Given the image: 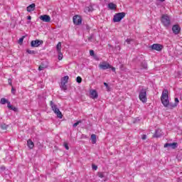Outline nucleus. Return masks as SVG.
<instances>
[{
  "instance_id": "0eeeda50",
  "label": "nucleus",
  "mask_w": 182,
  "mask_h": 182,
  "mask_svg": "<svg viewBox=\"0 0 182 182\" xmlns=\"http://www.w3.org/2000/svg\"><path fill=\"white\" fill-rule=\"evenodd\" d=\"M42 43H43V41L35 40V41H32L31 42V46L32 48H38V47L41 46V45H42Z\"/></svg>"
},
{
  "instance_id": "37998d69",
  "label": "nucleus",
  "mask_w": 182,
  "mask_h": 182,
  "mask_svg": "<svg viewBox=\"0 0 182 182\" xmlns=\"http://www.w3.org/2000/svg\"><path fill=\"white\" fill-rule=\"evenodd\" d=\"M27 19H28V21H31V20L32 19V17H31V16H28L27 17Z\"/></svg>"
},
{
  "instance_id": "49530a36",
  "label": "nucleus",
  "mask_w": 182,
  "mask_h": 182,
  "mask_svg": "<svg viewBox=\"0 0 182 182\" xmlns=\"http://www.w3.org/2000/svg\"><path fill=\"white\" fill-rule=\"evenodd\" d=\"M116 48H117V49H119V50H120V46H117L116 47Z\"/></svg>"
},
{
  "instance_id": "ddd939ff",
  "label": "nucleus",
  "mask_w": 182,
  "mask_h": 182,
  "mask_svg": "<svg viewBox=\"0 0 182 182\" xmlns=\"http://www.w3.org/2000/svg\"><path fill=\"white\" fill-rule=\"evenodd\" d=\"M90 96L92 99H97L99 95H97V92L95 90L90 91Z\"/></svg>"
},
{
  "instance_id": "c03bdc74",
  "label": "nucleus",
  "mask_w": 182,
  "mask_h": 182,
  "mask_svg": "<svg viewBox=\"0 0 182 182\" xmlns=\"http://www.w3.org/2000/svg\"><path fill=\"white\" fill-rule=\"evenodd\" d=\"M112 68V70L113 71V72H116V68H114V67H111Z\"/></svg>"
},
{
  "instance_id": "39448f33",
  "label": "nucleus",
  "mask_w": 182,
  "mask_h": 182,
  "mask_svg": "<svg viewBox=\"0 0 182 182\" xmlns=\"http://www.w3.org/2000/svg\"><path fill=\"white\" fill-rule=\"evenodd\" d=\"M124 16H126V13H117L114 16L113 21L114 22H120V21H122Z\"/></svg>"
},
{
  "instance_id": "58836bf2",
  "label": "nucleus",
  "mask_w": 182,
  "mask_h": 182,
  "mask_svg": "<svg viewBox=\"0 0 182 182\" xmlns=\"http://www.w3.org/2000/svg\"><path fill=\"white\" fill-rule=\"evenodd\" d=\"M46 67H44L43 65H40L38 68V70H43V69H45Z\"/></svg>"
},
{
  "instance_id": "09e8293b",
  "label": "nucleus",
  "mask_w": 182,
  "mask_h": 182,
  "mask_svg": "<svg viewBox=\"0 0 182 182\" xmlns=\"http://www.w3.org/2000/svg\"><path fill=\"white\" fill-rule=\"evenodd\" d=\"M28 23H31V21H28Z\"/></svg>"
},
{
  "instance_id": "423d86ee",
  "label": "nucleus",
  "mask_w": 182,
  "mask_h": 182,
  "mask_svg": "<svg viewBox=\"0 0 182 182\" xmlns=\"http://www.w3.org/2000/svg\"><path fill=\"white\" fill-rule=\"evenodd\" d=\"M149 49L151 50H157L158 52H161L163 50V46L161 44H153L149 46Z\"/></svg>"
},
{
  "instance_id": "f704fd0d",
  "label": "nucleus",
  "mask_w": 182,
  "mask_h": 182,
  "mask_svg": "<svg viewBox=\"0 0 182 182\" xmlns=\"http://www.w3.org/2000/svg\"><path fill=\"white\" fill-rule=\"evenodd\" d=\"M16 92V90H15V89L14 88V87L11 86V93H12L13 95H15Z\"/></svg>"
},
{
  "instance_id": "4468645a",
  "label": "nucleus",
  "mask_w": 182,
  "mask_h": 182,
  "mask_svg": "<svg viewBox=\"0 0 182 182\" xmlns=\"http://www.w3.org/2000/svg\"><path fill=\"white\" fill-rule=\"evenodd\" d=\"M35 6H36L35 4H30L28 6H27V11L32 12L35 11Z\"/></svg>"
},
{
  "instance_id": "79ce46f5",
  "label": "nucleus",
  "mask_w": 182,
  "mask_h": 182,
  "mask_svg": "<svg viewBox=\"0 0 182 182\" xmlns=\"http://www.w3.org/2000/svg\"><path fill=\"white\" fill-rule=\"evenodd\" d=\"M92 169H93V170H97V166H96V165H92Z\"/></svg>"
},
{
  "instance_id": "c756f323",
  "label": "nucleus",
  "mask_w": 182,
  "mask_h": 182,
  "mask_svg": "<svg viewBox=\"0 0 182 182\" xmlns=\"http://www.w3.org/2000/svg\"><path fill=\"white\" fill-rule=\"evenodd\" d=\"M104 86H105L107 90H110V87L109 86V84H107V82H104Z\"/></svg>"
},
{
  "instance_id": "6ab92c4d",
  "label": "nucleus",
  "mask_w": 182,
  "mask_h": 182,
  "mask_svg": "<svg viewBox=\"0 0 182 182\" xmlns=\"http://www.w3.org/2000/svg\"><path fill=\"white\" fill-rule=\"evenodd\" d=\"M117 7V6L115 4L109 3L108 4V8L111 10L116 9Z\"/></svg>"
},
{
  "instance_id": "4be33fe9",
  "label": "nucleus",
  "mask_w": 182,
  "mask_h": 182,
  "mask_svg": "<svg viewBox=\"0 0 182 182\" xmlns=\"http://www.w3.org/2000/svg\"><path fill=\"white\" fill-rule=\"evenodd\" d=\"M68 80H69V76L65 75L64 77H63L61 82L67 83Z\"/></svg>"
},
{
  "instance_id": "e433bc0d",
  "label": "nucleus",
  "mask_w": 182,
  "mask_h": 182,
  "mask_svg": "<svg viewBox=\"0 0 182 182\" xmlns=\"http://www.w3.org/2000/svg\"><path fill=\"white\" fill-rule=\"evenodd\" d=\"M132 41H133V40H132V39H130V38H127V39L126 40V42L128 43V45H130Z\"/></svg>"
},
{
  "instance_id": "b1692460",
  "label": "nucleus",
  "mask_w": 182,
  "mask_h": 182,
  "mask_svg": "<svg viewBox=\"0 0 182 182\" xmlns=\"http://www.w3.org/2000/svg\"><path fill=\"white\" fill-rule=\"evenodd\" d=\"M141 69H146L147 68V63H146V61H143L141 63Z\"/></svg>"
},
{
  "instance_id": "5701e85b",
  "label": "nucleus",
  "mask_w": 182,
  "mask_h": 182,
  "mask_svg": "<svg viewBox=\"0 0 182 182\" xmlns=\"http://www.w3.org/2000/svg\"><path fill=\"white\" fill-rule=\"evenodd\" d=\"M61 48H62V43L59 42L56 46L57 52H60Z\"/></svg>"
},
{
  "instance_id": "f257e3e1",
  "label": "nucleus",
  "mask_w": 182,
  "mask_h": 182,
  "mask_svg": "<svg viewBox=\"0 0 182 182\" xmlns=\"http://www.w3.org/2000/svg\"><path fill=\"white\" fill-rule=\"evenodd\" d=\"M161 102L164 107H170V100H168V90H164L161 97Z\"/></svg>"
},
{
  "instance_id": "cd10ccee",
  "label": "nucleus",
  "mask_w": 182,
  "mask_h": 182,
  "mask_svg": "<svg viewBox=\"0 0 182 182\" xmlns=\"http://www.w3.org/2000/svg\"><path fill=\"white\" fill-rule=\"evenodd\" d=\"M1 105H5L6 103H8V100H6V99H5V98H1Z\"/></svg>"
},
{
  "instance_id": "7ed1b4c3",
  "label": "nucleus",
  "mask_w": 182,
  "mask_h": 182,
  "mask_svg": "<svg viewBox=\"0 0 182 182\" xmlns=\"http://www.w3.org/2000/svg\"><path fill=\"white\" fill-rule=\"evenodd\" d=\"M50 107L52 108V110L54 112L55 114H57V117L59 119H62L63 117V114H62V112H60V110H59L58 106L55 105L52 101H50Z\"/></svg>"
},
{
  "instance_id": "9d476101",
  "label": "nucleus",
  "mask_w": 182,
  "mask_h": 182,
  "mask_svg": "<svg viewBox=\"0 0 182 182\" xmlns=\"http://www.w3.org/2000/svg\"><path fill=\"white\" fill-rule=\"evenodd\" d=\"M39 18L41 19V21H43V22H50V16L46 14L41 16Z\"/></svg>"
},
{
  "instance_id": "de8ad7c7",
  "label": "nucleus",
  "mask_w": 182,
  "mask_h": 182,
  "mask_svg": "<svg viewBox=\"0 0 182 182\" xmlns=\"http://www.w3.org/2000/svg\"><path fill=\"white\" fill-rule=\"evenodd\" d=\"M161 2H164L165 0H159Z\"/></svg>"
},
{
  "instance_id": "dca6fc26",
  "label": "nucleus",
  "mask_w": 182,
  "mask_h": 182,
  "mask_svg": "<svg viewBox=\"0 0 182 182\" xmlns=\"http://www.w3.org/2000/svg\"><path fill=\"white\" fill-rule=\"evenodd\" d=\"M178 98H175V103L173 104H170V109H173V107H177V105H178Z\"/></svg>"
},
{
  "instance_id": "a878e982",
  "label": "nucleus",
  "mask_w": 182,
  "mask_h": 182,
  "mask_svg": "<svg viewBox=\"0 0 182 182\" xmlns=\"http://www.w3.org/2000/svg\"><path fill=\"white\" fill-rule=\"evenodd\" d=\"M1 129H2V130H6L8 129V125H6V124H1L0 125Z\"/></svg>"
},
{
  "instance_id": "393cba45",
  "label": "nucleus",
  "mask_w": 182,
  "mask_h": 182,
  "mask_svg": "<svg viewBox=\"0 0 182 182\" xmlns=\"http://www.w3.org/2000/svg\"><path fill=\"white\" fill-rule=\"evenodd\" d=\"M58 60H62L63 59V54H62L61 51H58Z\"/></svg>"
},
{
  "instance_id": "a18cd8bd",
  "label": "nucleus",
  "mask_w": 182,
  "mask_h": 182,
  "mask_svg": "<svg viewBox=\"0 0 182 182\" xmlns=\"http://www.w3.org/2000/svg\"><path fill=\"white\" fill-rule=\"evenodd\" d=\"M82 138H83V139H87V136H86V135H82Z\"/></svg>"
},
{
  "instance_id": "72a5a7b5",
  "label": "nucleus",
  "mask_w": 182,
  "mask_h": 182,
  "mask_svg": "<svg viewBox=\"0 0 182 182\" xmlns=\"http://www.w3.org/2000/svg\"><path fill=\"white\" fill-rule=\"evenodd\" d=\"M90 56H95V51L93 50H90Z\"/></svg>"
},
{
  "instance_id": "a19ab883",
  "label": "nucleus",
  "mask_w": 182,
  "mask_h": 182,
  "mask_svg": "<svg viewBox=\"0 0 182 182\" xmlns=\"http://www.w3.org/2000/svg\"><path fill=\"white\" fill-rule=\"evenodd\" d=\"M142 140H146L147 139V136L146 134L142 135Z\"/></svg>"
},
{
  "instance_id": "20e7f679",
  "label": "nucleus",
  "mask_w": 182,
  "mask_h": 182,
  "mask_svg": "<svg viewBox=\"0 0 182 182\" xmlns=\"http://www.w3.org/2000/svg\"><path fill=\"white\" fill-rule=\"evenodd\" d=\"M139 97V100H141L142 103H146V102H147V92L146 90L142 89L140 91Z\"/></svg>"
},
{
  "instance_id": "1a4fd4ad",
  "label": "nucleus",
  "mask_w": 182,
  "mask_h": 182,
  "mask_svg": "<svg viewBox=\"0 0 182 182\" xmlns=\"http://www.w3.org/2000/svg\"><path fill=\"white\" fill-rule=\"evenodd\" d=\"M73 21L75 25H80V23H82V18L80 16H74Z\"/></svg>"
},
{
  "instance_id": "6e6552de",
  "label": "nucleus",
  "mask_w": 182,
  "mask_h": 182,
  "mask_svg": "<svg viewBox=\"0 0 182 182\" xmlns=\"http://www.w3.org/2000/svg\"><path fill=\"white\" fill-rule=\"evenodd\" d=\"M99 68L100 69H102V70H106V69H110L112 65L106 62H104L99 65Z\"/></svg>"
},
{
  "instance_id": "2f4dec72",
  "label": "nucleus",
  "mask_w": 182,
  "mask_h": 182,
  "mask_svg": "<svg viewBox=\"0 0 182 182\" xmlns=\"http://www.w3.org/2000/svg\"><path fill=\"white\" fill-rule=\"evenodd\" d=\"M98 177H100V178H103V177H105V175L103 174V173L102 172H99L97 174Z\"/></svg>"
},
{
  "instance_id": "f3484780",
  "label": "nucleus",
  "mask_w": 182,
  "mask_h": 182,
  "mask_svg": "<svg viewBox=\"0 0 182 182\" xmlns=\"http://www.w3.org/2000/svg\"><path fill=\"white\" fill-rule=\"evenodd\" d=\"M27 146L29 149H33V147H35V144H33V141H32V140L28 139L27 141Z\"/></svg>"
},
{
  "instance_id": "a211bd4d",
  "label": "nucleus",
  "mask_w": 182,
  "mask_h": 182,
  "mask_svg": "<svg viewBox=\"0 0 182 182\" xmlns=\"http://www.w3.org/2000/svg\"><path fill=\"white\" fill-rule=\"evenodd\" d=\"M92 11H93V6H92L91 5L85 7V12H86L87 14L88 12H92Z\"/></svg>"
},
{
  "instance_id": "7c9ffc66",
  "label": "nucleus",
  "mask_w": 182,
  "mask_h": 182,
  "mask_svg": "<svg viewBox=\"0 0 182 182\" xmlns=\"http://www.w3.org/2000/svg\"><path fill=\"white\" fill-rule=\"evenodd\" d=\"M76 80L77 83H82V77H80V76L77 77Z\"/></svg>"
},
{
  "instance_id": "ea45409f",
  "label": "nucleus",
  "mask_w": 182,
  "mask_h": 182,
  "mask_svg": "<svg viewBox=\"0 0 182 182\" xmlns=\"http://www.w3.org/2000/svg\"><path fill=\"white\" fill-rule=\"evenodd\" d=\"M64 146H65V148L66 149V150H69V146L68 145L67 143H65V144H64Z\"/></svg>"
},
{
  "instance_id": "aec40b11",
  "label": "nucleus",
  "mask_w": 182,
  "mask_h": 182,
  "mask_svg": "<svg viewBox=\"0 0 182 182\" xmlns=\"http://www.w3.org/2000/svg\"><path fill=\"white\" fill-rule=\"evenodd\" d=\"M7 107H9V109H10L11 110H14V112H16V110H18V109L16 107H15L11 105V102L8 103Z\"/></svg>"
},
{
  "instance_id": "473e14b6",
  "label": "nucleus",
  "mask_w": 182,
  "mask_h": 182,
  "mask_svg": "<svg viewBox=\"0 0 182 182\" xmlns=\"http://www.w3.org/2000/svg\"><path fill=\"white\" fill-rule=\"evenodd\" d=\"M27 53H28L30 55H34L35 51L31 50H27Z\"/></svg>"
},
{
  "instance_id": "f03ea898",
  "label": "nucleus",
  "mask_w": 182,
  "mask_h": 182,
  "mask_svg": "<svg viewBox=\"0 0 182 182\" xmlns=\"http://www.w3.org/2000/svg\"><path fill=\"white\" fill-rule=\"evenodd\" d=\"M161 22L165 28H168L171 25V18L167 14H163L161 18Z\"/></svg>"
},
{
  "instance_id": "f8f14e48",
  "label": "nucleus",
  "mask_w": 182,
  "mask_h": 182,
  "mask_svg": "<svg viewBox=\"0 0 182 182\" xmlns=\"http://www.w3.org/2000/svg\"><path fill=\"white\" fill-rule=\"evenodd\" d=\"M180 26H178V25H174L172 27V31L173 32V33H175V35H178V33H180Z\"/></svg>"
},
{
  "instance_id": "4c0bfd02",
  "label": "nucleus",
  "mask_w": 182,
  "mask_h": 182,
  "mask_svg": "<svg viewBox=\"0 0 182 182\" xmlns=\"http://www.w3.org/2000/svg\"><path fill=\"white\" fill-rule=\"evenodd\" d=\"M8 83L10 85V86H12V80L11 78L8 79Z\"/></svg>"
},
{
  "instance_id": "bb28decb",
  "label": "nucleus",
  "mask_w": 182,
  "mask_h": 182,
  "mask_svg": "<svg viewBox=\"0 0 182 182\" xmlns=\"http://www.w3.org/2000/svg\"><path fill=\"white\" fill-rule=\"evenodd\" d=\"M61 88L63 89V90H66L68 89V87L66 86V83L61 82Z\"/></svg>"
},
{
  "instance_id": "c85d7f7f",
  "label": "nucleus",
  "mask_w": 182,
  "mask_h": 182,
  "mask_svg": "<svg viewBox=\"0 0 182 182\" xmlns=\"http://www.w3.org/2000/svg\"><path fill=\"white\" fill-rule=\"evenodd\" d=\"M80 123H82V121H77V122L74 123L73 125V127H77V126H79V124H80Z\"/></svg>"
},
{
  "instance_id": "9b49d317",
  "label": "nucleus",
  "mask_w": 182,
  "mask_h": 182,
  "mask_svg": "<svg viewBox=\"0 0 182 182\" xmlns=\"http://www.w3.org/2000/svg\"><path fill=\"white\" fill-rule=\"evenodd\" d=\"M178 144L177 142L173 143H166L164 144V147L166 149L167 147H171V149H177Z\"/></svg>"
},
{
  "instance_id": "412c9836",
  "label": "nucleus",
  "mask_w": 182,
  "mask_h": 182,
  "mask_svg": "<svg viewBox=\"0 0 182 182\" xmlns=\"http://www.w3.org/2000/svg\"><path fill=\"white\" fill-rule=\"evenodd\" d=\"M91 140H92V144H96V134L91 135Z\"/></svg>"
},
{
  "instance_id": "2eb2a0df",
  "label": "nucleus",
  "mask_w": 182,
  "mask_h": 182,
  "mask_svg": "<svg viewBox=\"0 0 182 182\" xmlns=\"http://www.w3.org/2000/svg\"><path fill=\"white\" fill-rule=\"evenodd\" d=\"M161 136H163V133H161V129H159L156 130L155 134L154 135V137H161Z\"/></svg>"
},
{
  "instance_id": "c9c22d12",
  "label": "nucleus",
  "mask_w": 182,
  "mask_h": 182,
  "mask_svg": "<svg viewBox=\"0 0 182 182\" xmlns=\"http://www.w3.org/2000/svg\"><path fill=\"white\" fill-rule=\"evenodd\" d=\"M24 36H23L22 38H19L18 40V43H22V42H23V39H24Z\"/></svg>"
}]
</instances>
